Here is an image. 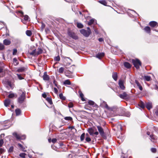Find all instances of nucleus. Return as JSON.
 Returning a JSON list of instances; mask_svg holds the SVG:
<instances>
[{
    "instance_id": "40",
    "label": "nucleus",
    "mask_w": 158,
    "mask_h": 158,
    "mask_svg": "<svg viewBox=\"0 0 158 158\" xmlns=\"http://www.w3.org/2000/svg\"><path fill=\"white\" fill-rule=\"evenodd\" d=\"M64 71V68L63 67H61L59 69L58 72L60 73H63Z\"/></svg>"
},
{
    "instance_id": "51",
    "label": "nucleus",
    "mask_w": 158,
    "mask_h": 158,
    "mask_svg": "<svg viewBox=\"0 0 158 158\" xmlns=\"http://www.w3.org/2000/svg\"><path fill=\"white\" fill-rule=\"evenodd\" d=\"M13 147H11L9 149V152H13Z\"/></svg>"
},
{
    "instance_id": "3",
    "label": "nucleus",
    "mask_w": 158,
    "mask_h": 158,
    "mask_svg": "<svg viewBox=\"0 0 158 158\" xmlns=\"http://www.w3.org/2000/svg\"><path fill=\"white\" fill-rule=\"evenodd\" d=\"M80 32L86 37H88L90 34L89 32L84 29L81 30H80Z\"/></svg>"
},
{
    "instance_id": "35",
    "label": "nucleus",
    "mask_w": 158,
    "mask_h": 158,
    "mask_svg": "<svg viewBox=\"0 0 158 158\" xmlns=\"http://www.w3.org/2000/svg\"><path fill=\"white\" fill-rule=\"evenodd\" d=\"M64 119L65 120L69 121H72L73 119L70 116L66 117L64 118Z\"/></svg>"
},
{
    "instance_id": "53",
    "label": "nucleus",
    "mask_w": 158,
    "mask_h": 158,
    "mask_svg": "<svg viewBox=\"0 0 158 158\" xmlns=\"http://www.w3.org/2000/svg\"><path fill=\"white\" fill-rule=\"evenodd\" d=\"M28 16L27 15L24 16V19L25 20H27L28 19Z\"/></svg>"
},
{
    "instance_id": "42",
    "label": "nucleus",
    "mask_w": 158,
    "mask_h": 158,
    "mask_svg": "<svg viewBox=\"0 0 158 158\" xmlns=\"http://www.w3.org/2000/svg\"><path fill=\"white\" fill-rule=\"evenodd\" d=\"M73 105L72 103L70 102L68 104V106L69 108H72L73 107Z\"/></svg>"
},
{
    "instance_id": "54",
    "label": "nucleus",
    "mask_w": 158,
    "mask_h": 158,
    "mask_svg": "<svg viewBox=\"0 0 158 158\" xmlns=\"http://www.w3.org/2000/svg\"><path fill=\"white\" fill-rule=\"evenodd\" d=\"M88 103L89 104L91 105H94V102L91 101H89Z\"/></svg>"
},
{
    "instance_id": "20",
    "label": "nucleus",
    "mask_w": 158,
    "mask_h": 158,
    "mask_svg": "<svg viewBox=\"0 0 158 158\" xmlns=\"http://www.w3.org/2000/svg\"><path fill=\"white\" fill-rule=\"evenodd\" d=\"M29 53L30 55H31L34 56H37L36 51L35 49H34L31 52H29Z\"/></svg>"
},
{
    "instance_id": "62",
    "label": "nucleus",
    "mask_w": 158,
    "mask_h": 158,
    "mask_svg": "<svg viewBox=\"0 0 158 158\" xmlns=\"http://www.w3.org/2000/svg\"><path fill=\"white\" fill-rule=\"evenodd\" d=\"M54 91L55 93H56V94H57L58 92L57 89L56 88H54Z\"/></svg>"
},
{
    "instance_id": "60",
    "label": "nucleus",
    "mask_w": 158,
    "mask_h": 158,
    "mask_svg": "<svg viewBox=\"0 0 158 158\" xmlns=\"http://www.w3.org/2000/svg\"><path fill=\"white\" fill-rule=\"evenodd\" d=\"M117 127L118 128H119L120 130H122V126L120 125H118L117 126Z\"/></svg>"
},
{
    "instance_id": "32",
    "label": "nucleus",
    "mask_w": 158,
    "mask_h": 158,
    "mask_svg": "<svg viewBox=\"0 0 158 158\" xmlns=\"http://www.w3.org/2000/svg\"><path fill=\"white\" fill-rule=\"evenodd\" d=\"M15 112L17 115H19L20 114L21 110L20 109H17L15 110Z\"/></svg>"
},
{
    "instance_id": "41",
    "label": "nucleus",
    "mask_w": 158,
    "mask_h": 158,
    "mask_svg": "<svg viewBox=\"0 0 158 158\" xmlns=\"http://www.w3.org/2000/svg\"><path fill=\"white\" fill-rule=\"evenodd\" d=\"M26 155V153H21L19 154V156L23 158H25Z\"/></svg>"
},
{
    "instance_id": "4",
    "label": "nucleus",
    "mask_w": 158,
    "mask_h": 158,
    "mask_svg": "<svg viewBox=\"0 0 158 158\" xmlns=\"http://www.w3.org/2000/svg\"><path fill=\"white\" fill-rule=\"evenodd\" d=\"M25 98V94L24 93H23L18 98V101L20 103H22L23 102Z\"/></svg>"
},
{
    "instance_id": "61",
    "label": "nucleus",
    "mask_w": 158,
    "mask_h": 158,
    "mask_svg": "<svg viewBox=\"0 0 158 158\" xmlns=\"http://www.w3.org/2000/svg\"><path fill=\"white\" fill-rule=\"evenodd\" d=\"M42 96L43 98H45L46 97L47 94L45 93H44L42 94Z\"/></svg>"
},
{
    "instance_id": "17",
    "label": "nucleus",
    "mask_w": 158,
    "mask_h": 158,
    "mask_svg": "<svg viewBox=\"0 0 158 158\" xmlns=\"http://www.w3.org/2000/svg\"><path fill=\"white\" fill-rule=\"evenodd\" d=\"M96 20L94 19H91L89 22H88V24L89 25H90L92 24L96 23Z\"/></svg>"
},
{
    "instance_id": "10",
    "label": "nucleus",
    "mask_w": 158,
    "mask_h": 158,
    "mask_svg": "<svg viewBox=\"0 0 158 158\" xmlns=\"http://www.w3.org/2000/svg\"><path fill=\"white\" fill-rule=\"evenodd\" d=\"M96 130H94V129L92 128H90L88 129V132L89 133L90 135H93L94 134V132Z\"/></svg>"
},
{
    "instance_id": "2",
    "label": "nucleus",
    "mask_w": 158,
    "mask_h": 158,
    "mask_svg": "<svg viewBox=\"0 0 158 158\" xmlns=\"http://www.w3.org/2000/svg\"><path fill=\"white\" fill-rule=\"evenodd\" d=\"M13 135L17 139H24L26 138V136L25 135L21 136L19 134H17L16 132H14Z\"/></svg>"
},
{
    "instance_id": "30",
    "label": "nucleus",
    "mask_w": 158,
    "mask_h": 158,
    "mask_svg": "<svg viewBox=\"0 0 158 158\" xmlns=\"http://www.w3.org/2000/svg\"><path fill=\"white\" fill-rule=\"evenodd\" d=\"M26 34L28 36H31L32 35V33L31 31L30 30H27L26 31Z\"/></svg>"
},
{
    "instance_id": "18",
    "label": "nucleus",
    "mask_w": 158,
    "mask_h": 158,
    "mask_svg": "<svg viewBox=\"0 0 158 158\" xmlns=\"http://www.w3.org/2000/svg\"><path fill=\"white\" fill-rule=\"evenodd\" d=\"M157 24V22L155 21H151L149 23V25L152 27H155L156 25Z\"/></svg>"
},
{
    "instance_id": "57",
    "label": "nucleus",
    "mask_w": 158,
    "mask_h": 158,
    "mask_svg": "<svg viewBox=\"0 0 158 158\" xmlns=\"http://www.w3.org/2000/svg\"><path fill=\"white\" fill-rule=\"evenodd\" d=\"M3 143V141L2 139L0 140V147L2 146Z\"/></svg>"
},
{
    "instance_id": "55",
    "label": "nucleus",
    "mask_w": 158,
    "mask_h": 158,
    "mask_svg": "<svg viewBox=\"0 0 158 158\" xmlns=\"http://www.w3.org/2000/svg\"><path fill=\"white\" fill-rule=\"evenodd\" d=\"M53 83L56 87H57V88H58V87L57 86V84L56 83V80H55L54 78H53Z\"/></svg>"
},
{
    "instance_id": "36",
    "label": "nucleus",
    "mask_w": 158,
    "mask_h": 158,
    "mask_svg": "<svg viewBox=\"0 0 158 158\" xmlns=\"http://www.w3.org/2000/svg\"><path fill=\"white\" fill-rule=\"evenodd\" d=\"M86 135L87 136V137L85 139V140L87 142H89L91 141V139L88 137V134H86Z\"/></svg>"
},
{
    "instance_id": "48",
    "label": "nucleus",
    "mask_w": 158,
    "mask_h": 158,
    "mask_svg": "<svg viewBox=\"0 0 158 158\" xmlns=\"http://www.w3.org/2000/svg\"><path fill=\"white\" fill-rule=\"evenodd\" d=\"M152 152L153 153H155L156 151V149L155 148H152L151 149Z\"/></svg>"
},
{
    "instance_id": "38",
    "label": "nucleus",
    "mask_w": 158,
    "mask_h": 158,
    "mask_svg": "<svg viewBox=\"0 0 158 158\" xmlns=\"http://www.w3.org/2000/svg\"><path fill=\"white\" fill-rule=\"evenodd\" d=\"M16 75L17 76L19 80H21L23 79H24L23 77L21 76V74H16Z\"/></svg>"
},
{
    "instance_id": "8",
    "label": "nucleus",
    "mask_w": 158,
    "mask_h": 158,
    "mask_svg": "<svg viewBox=\"0 0 158 158\" xmlns=\"http://www.w3.org/2000/svg\"><path fill=\"white\" fill-rule=\"evenodd\" d=\"M103 104L105 105V107L108 110L111 111H114V107H109L106 104V102H103Z\"/></svg>"
},
{
    "instance_id": "45",
    "label": "nucleus",
    "mask_w": 158,
    "mask_h": 158,
    "mask_svg": "<svg viewBox=\"0 0 158 158\" xmlns=\"http://www.w3.org/2000/svg\"><path fill=\"white\" fill-rule=\"evenodd\" d=\"M54 60L56 61H59L60 60V57L59 56H57L54 58Z\"/></svg>"
},
{
    "instance_id": "24",
    "label": "nucleus",
    "mask_w": 158,
    "mask_h": 158,
    "mask_svg": "<svg viewBox=\"0 0 158 158\" xmlns=\"http://www.w3.org/2000/svg\"><path fill=\"white\" fill-rule=\"evenodd\" d=\"M13 63L15 66H17L19 64V62L16 58L13 59Z\"/></svg>"
},
{
    "instance_id": "27",
    "label": "nucleus",
    "mask_w": 158,
    "mask_h": 158,
    "mask_svg": "<svg viewBox=\"0 0 158 158\" xmlns=\"http://www.w3.org/2000/svg\"><path fill=\"white\" fill-rule=\"evenodd\" d=\"M78 93L80 94V97L81 98V100L82 101H85V99L83 98L84 95L82 93L81 91H79Z\"/></svg>"
},
{
    "instance_id": "12",
    "label": "nucleus",
    "mask_w": 158,
    "mask_h": 158,
    "mask_svg": "<svg viewBox=\"0 0 158 158\" xmlns=\"http://www.w3.org/2000/svg\"><path fill=\"white\" fill-rule=\"evenodd\" d=\"M146 107L148 110H150L152 107V103L151 102H148L146 104Z\"/></svg>"
},
{
    "instance_id": "47",
    "label": "nucleus",
    "mask_w": 158,
    "mask_h": 158,
    "mask_svg": "<svg viewBox=\"0 0 158 158\" xmlns=\"http://www.w3.org/2000/svg\"><path fill=\"white\" fill-rule=\"evenodd\" d=\"M101 3L104 5H106V2L105 1H101L99 2Z\"/></svg>"
},
{
    "instance_id": "22",
    "label": "nucleus",
    "mask_w": 158,
    "mask_h": 158,
    "mask_svg": "<svg viewBox=\"0 0 158 158\" xmlns=\"http://www.w3.org/2000/svg\"><path fill=\"white\" fill-rule=\"evenodd\" d=\"M124 65L125 67L127 68H129L131 66L130 64L127 62H125L124 63Z\"/></svg>"
},
{
    "instance_id": "34",
    "label": "nucleus",
    "mask_w": 158,
    "mask_h": 158,
    "mask_svg": "<svg viewBox=\"0 0 158 158\" xmlns=\"http://www.w3.org/2000/svg\"><path fill=\"white\" fill-rule=\"evenodd\" d=\"M144 79L146 81H149L151 80V77L150 76H144Z\"/></svg>"
},
{
    "instance_id": "39",
    "label": "nucleus",
    "mask_w": 158,
    "mask_h": 158,
    "mask_svg": "<svg viewBox=\"0 0 158 158\" xmlns=\"http://www.w3.org/2000/svg\"><path fill=\"white\" fill-rule=\"evenodd\" d=\"M85 133H83L81 136L80 138L81 141L84 140L85 138Z\"/></svg>"
},
{
    "instance_id": "52",
    "label": "nucleus",
    "mask_w": 158,
    "mask_h": 158,
    "mask_svg": "<svg viewBox=\"0 0 158 158\" xmlns=\"http://www.w3.org/2000/svg\"><path fill=\"white\" fill-rule=\"evenodd\" d=\"M16 12L17 13H19L21 14V16L23 15V13L22 11H17Z\"/></svg>"
},
{
    "instance_id": "28",
    "label": "nucleus",
    "mask_w": 158,
    "mask_h": 158,
    "mask_svg": "<svg viewBox=\"0 0 158 158\" xmlns=\"http://www.w3.org/2000/svg\"><path fill=\"white\" fill-rule=\"evenodd\" d=\"M64 84L65 85H70L71 83L70 81L69 80H67L64 81Z\"/></svg>"
},
{
    "instance_id": "46",
    "label": "nucleus",
    "mask_w": 158,
    "mask_h": 158,
    "mask_svg": "<svg viewBox=\"0 0 158 158\" xmlns=\"http://www.w3.org/2000/svg\"><path fill=\"white\" fill-rule=\"evenodd\" d=\"M124 115L127 117H129L130 115V114L129 112H127L125 113Z\"/></svg>"
},
{
    "instance_id": "50",
    "label": "nucleus",
    "mask_w": 158,
    "mask_h": 158,
    "mask_svg": "<svg viewBox=\"0 0 158 158\" xmlns=\"http://www.w3.org/2000/svg\"><path fill=\"white\" fill-rule=\"evenodd\" d=\"M4 45L2 44H0V49L2 50L4 48Z\"/></svg>"
},
{
    "instance_id": "23",
    "label": "nucleus",
    "mask_w": 158,
    "mask_h": 158,
    "mask_svg": "<svg viewBox=\"0 0 158 158\" xmlns=\"http://www.w3.org/2000/svg\"><path fill=\"white\" fill-rule=\"evenodd\" d=\"M43 52V50L41 48H38L37 51H36L37 56L42 53Z\"/></svg>"
},
{
    "instance_id": "16",
    "label": "nucleus",
    "mask_w": 158,
    "mask_h": 158,
    "mask_svg": "<svg viewBox=\"0 0 158 158\" xmlns=\"http://www.w3.org/2000/svg\"><path fill=\"white\" fill-rule=\"evenodd\" d=\"M135 82L136 84L137 85V86L139 88V89L140 90L142 91L143 90V88L142 86H141L139 82L136 80H135Z\"/></svg>"
},
{
    "instance_id": "49",
    "label": "nucleus",
    "mask_w": 158,
    "mask_h": 158,
    "mask_svg": "<svg viewBox=\"0 0 158 158\" xmlns=\"http://www.w3.org/2000/svg\"><path fill=\"white\" fill-rule=\"evenodd\" d=\"M17 50L16 49H14L13 50V55H15L16 54V53L17 52Z\"/></svg>"
},
{
    "instance_id": "31",
    "label": "nucleus",
    "mask_w": 158,
    "mask_h": 158,
    "mask_svg": "<svg viewBox=\"0 0 158 158\" xmlns=\"http://www.w3.org/2000/svg\"><path fill=\"white\" fill-rule=\"evenodd\" d=\"M46 100L50 104H52V99L51 98H46Z\"/></svg>"
},
{
    "instance_id": "11",
    "label": "nucleus",
    "mask_w": 158,
    "mask_h": 158,
    "mask_svg": "<svg viewBox=\"0 0 158 158\" xmlns=\"http://www.w3.org/2000/svg\"><path fill=\"white\" fill-rule=\"evenodd\" d=\"M150 136L151 141L153 142H156L157 139L156 137L153 135H151Z\"/></svg>"
},
{
    "instance_id": "29",
    "label": "nucleus",
    "mask_w": 158,
    "mask_h": 158,
    "mask_svg": "<svg viewBox=\"0 0 158 158\" xmlns=\"http://www.w3.org/2000/svg\"><path fill=\"white\" fill-rule=\"evenodd\" d=\"M59 97L60 98L63 100H65V98L63 96L62 94H60L59 95Z\"/></svg>"
},
{
    "instance_id": "15",
    "label": "nucleus",
    "mask_w": 158,
    "mask_h": 158,
    "mask_svg": "<svg viewBox=\"0 0 158 158\" xmlns=\"http://www.w3.org/2000/svg\"><path fill=\"white\" fill-rule=\"evenodd\" d=\"M11 43V41L10 40L5 39L3 40V44L6 45H8L10 44Z\"/></svg>"
},
{
    "instance_id": "14",
    "label": "nucleus",
    "mask_w": 158,
    "mask_h": 158,
    "mask_svg": "<svg viewBox=\"0 0 158 158\" xmlns=\"http://www.w3.org/2000/svg\"><path fill=\"white\" fill-rule=\"evenodd\" d=\"M119 96L121 98L124 99L127 97V94L126 92H124L122 94H119Z\"/></svg>"
},
{
    "instance_id": "33",
    "label": "nucleus",
    "mask_w": 158,
    "mask_h": 158,
    "mask_svg": "<svg viewBox=\"0 0 158 158\" xmlns=\"http://www.w3.org/2000/svg\"><path fill=\"white\" fill-rule=\"evenodd\" d=\"M77 26L79 28H81L83 27V25L80 23H77Z\"/></svg>"
},
{
    "instance_id": "44",
    "label": "nucleus",
    "mask_w": 158,
    "mask_h": 158,
    "mask_svg": "<svg viewBox=\"0 0 158 158\" xmlns=\"http://www.w3.org/2000/svg\"><path fill=\"white\" fill-rule=\"evenodd\" d=\"M15 97V94L13 93L10 94L8 95V97L10 98H12Z\"/></svg>"
},
{
    "instance_id": "6",
    "label": "nucleus",
    "mask_w": 158,
    "mask_h": 158,
    "mask_svg": "<svg viewBox=\"0 0 158 158\" xmlns=\"http://www.w3.org/2000/svg\"><path fill=\"white\" fill-rule=\"evenodd\" d=\"M119 87L122 89H124L125 87L124 85V81L122 80H120L118 82Z\"/></svg>"
},
{
    "instance_id": "63",
    "label": "nucleus",
    "mask_w": 158,
    "mask_h": 158,
    "mask_svg": "<svg viewBox=\"0 0 158 158\" xmlns=\"http://www.w3.org/2000/svg\"><path fill=\"white\" fill-rule=\"evenodd\" d=\"M87 31L89 32L90 33H91V30H90V28L89 27H87Z\"/></svg>"
},
{
    "instance_id": "5",
    "label": "nucleus",
    "mask_w": 158,
    "mask_h": 158,
    "mask_svg": "<svg viewBox=\"0 0 158 158\" xmlns=\"http://www.w3.org/2000/svg\"><path fill=\"white\" fill-rule=\"evenodd\" d=\"M68 34L70 37L75 40H77L78 39L77 36L74 32L69 31L68 33Z\"/></svg>"
},
{
    "instance_id": "59",
    "label": "nucleus",
    "mask_w": 158,
    "mask_h": 158,
    "mask_svg": "<svg viewBox=\"0 0 158 158\" xmlns=\"http://www.w3.org/2000/svg\"><path fill=\"white\" fill-rule=\"evenodd\" d=\"M4 152V150L2 148H0V153H2Z\"/></svg>"
},
{
    "instance_id": "19",
    "label": "nucleus",
    "mask_w": 158,
    "mask_h": 158,
    "mask_svg": "<svg viewBox=\"0 0 158 158\" xmlns=\"http://www.w3.org/2000/svg\"><path fill=\"white\" fill-rule=\"evenodd\" d=\"M117 73L116 72H114L112 74V77L115 81L117 79Z\"/></svg>"
},
{
    "instance_id": "56",
    "label": "nucleus",
    "mask_w": 158,
    "mask_h": 158,
    "mask_svg": "<svg viewBox=\"0 0 158 158\" xmlns=\"http://www.w3.org/2000/svg\"><path fill=\"white\" fill-rule=\"evenodd\" d=\"M57 141V139L56 138L53 139L52 140V142L53 143H56Z\"/></svg>"
},
{
    "instance_id": "9",
    "label": "nucleus",
    "mask_w": 158,
    "mask_h": 158,
    "mask_svg": "<svg viewBox=\"0 0 158 158\" xmlns=\"http://www.w3.org/2000/svg\"><path fill=\"white\" fill-rule=\"evenodd\" d=\"M104 53L103 52L98 53L96 55V57L99 59H100L104 56Z\"/></svg>"
},
{
    "instance_id": "1",
    "label": "nucleus",
    "mask_w": 158,
    "mask_h": 158,
    "mask_svg": "<svg viewBox=\"0 0 158 158\" xmlns=\"http://www.w3.org/2000/svg\"><path fill=\"white\" fill-rule=\"evenodd\" d=\"M132 62L134 66L137 69L139 68V66L141 65V62L138 59L132 60Z\"/></svg>"
},
{
    "instance_id": "64",
    "label": "nucleus",
    "mask_w": 158,
    "mask_h": 158,
    "mask_svg": "<svg viewBox=\"0 0 158 158\" xmlns=\"http://www.w3.org/2000/svg\"><path fill=\"white\" fill-rule=\"evenodd\" d=\"M98 40L99 42H102L103 41V40L102 38H100L98 39Z\"/></svg>"
},
{
    "instance_id": "43",
    "label": "nucleus",
    "mask_w": 158,
    "mask_h": 158,
    "mask_svg": "<svg viewBox=\"0 0 158 158\" xmlns=\"http://www.w3.org/2000/svg\"><path fill=\"white\" fill-rule=\"evenodd\" d=\"M139 106L141 108L143 109L145 107L144 105V103L143 102H141L139 104Z\"/></svg>"
},
{
    "instance_id": "7",
    "label": "nucleus",
    "mask_w": 158,
    "mask_h": 158,
    "mask_svg": "<svg viewBox=\"0 0 158 158\" xmlns=\"http://www.w3.org/2000/svg\"><path fill=\"white\" fill-rule=\"evenodd\" d=\"M97 128L100 135L102 136L104 134V132L102 127L100 126H97Z\"/></svg>"
},
{
    "instance_id": "25",
    "label": "nucleus",
    "mask_w": 158,
    "mask_h": 158,
    "mask_svg": "<svg viewBox=\"0 0 158 158\" xmlns=\"http://www.w3.org/2000/svg\"><path fill=\"white\" fill-rule=\"evenodd\" d=\"M10 100L9 99H7L5 101V105L7 106L10 103Z\"/></svg>"
},
{
    "instance_id": "58",
    "label": "nucleus",
    "mask_w": 158,
    "mask_h": 158,
    "mask_svg": "<svg viewBox=\"0 0 158 158\" xmlns=\"http://www.w3.org/2000/svg\"><path fill=\"white\" fill-rule=\"evenodd\" d=\"M156 114L158 116V106L156 107V110L155 111Z\"/></svg>"
},
{
    "instance_id": "21",
    "label": "nucleus",
    "mask_w": 158,
    "mask_h": 158,
    "mask_svg": "<svg viewBox=\"0 0 158 158\" xmlns=\"http://www.w3.org/2000/svg\"><path fill=\"white\" fill-rule=\"evenodd\" d=\"M144 30L145 31L148 33H149L150 32L151 29L149 27L147 26L144 28Z\"/></svg>"
},
{
    "instance_id": "37",
    "label": "nucleus",
    "mask_w": 158,
    "mask_h": 158,
    "mask_svg": "<svg viewBox=\"0 0 158 158\" xmlns=\"http://www.w3.org/2000/svg\"><path fill=\"white\" fill-rule=\"evenodd\" d=\"M41 24V30L42 31H43L44 30V28L45 27V25L43 23H42Z\"/></svg>"
},
{
    "instance_id": "13",
    "label": "nucleus",
    "mask_w": 158,
    "mask_h": 158,
    "mask_svg": "<svg viewBox=\"0 0 158 158\" xmlns=\"http://www.w3.org/2000/svg\"><path fill=\"white\" fill-rule=\"evenodd\" d=\"M43 79L45 81H48L49 80V76L46 74V72H45L43 77Z\"/></svg>"
},
{
    "instance_id": "26",
    "label": "nucleus",
    "mask_w": 158,
    "mask_h": 158,
    "mask_svg": "<svg viewBox=\"0 0 158 158\" xmlns=\"http://www.w3.org/2000/svg\"><path fill=\"white\" fill-rule=\"evenodd\" d=\"M25 69L24 67H22L18 69L17 71L19 72H22L25 70Z\"/></svg>"
}]
</instances>
